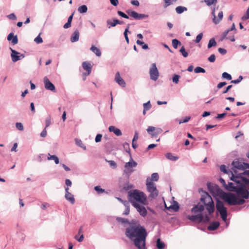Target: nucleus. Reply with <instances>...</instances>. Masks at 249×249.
Returning <instances> with one entry per match:
<instances>
[{
	"label": "nucleus",
	"mask_w": 249,
	"mask_h": 249,
	"mask_svg": "<svg viewBox=\"0 0 249 249\" xmlns=\"http://www.w3.org/2000/svg\"><path fill=\"white\" fill-rule=\"evenodd\" d=\"M125 235L134 242L138 249H145V241L147 235L145 229L140 224H130L125 230Z\"/></svg>",
	"instance_id": "nucleus-1"
},
{
	"label": "nucleus",
	"mask_w": 249,
	"mask_h": 249,
	"mask_svg": "<svg viewBox=\"0 0 249 249\" xmlns=\"http://www.w3.org/2000/svg\"><path fill=\"white\" fill-rule=\"evenodd\" d=\"M204 209V205L198 203L191 209V212L195 214L188 215L187 218L191 221H197L198 222H209L210 220L209 216L206 214L205 216L201 213Z\"/></svg>",
	"instance_id": "nucleus-2"
},
{
	"label": "nucleus",
	"mask_w": 249,
	"mask_h": 249,
	"mask_svg": "<svg viewBox=\"0 0 249 249\" xmlns=\"http://www.w3.org/2000/svg\"><path fill=\"white\" fill-rule=\"evenodd\" d=\"M221 192V196L220 197L229 205H242L245 202V198H239L240 196L238 195L230 192H225L223 191Z\"/></svg>",
	"instance_id": "nucleus-3"
},
{
	"label": "nucleus",
	"mask_w": 249,
	"mask_h": 249,
	"mask_svg": "<svg viewBox=\"0 0 249 249\" xmlns=\"http://www.w3.org/2000/svg\"><path fill=\"white\" fill-rule=\"evenodd\" d=\"M128 199L133 206L135 203L142 204H146V196L142 192L138 190H133L129 191Z\"/></svg>",
	"instance_id": "nucleus-4"
},
{
	"label": "nucleus",
	"mask_w": 249,
	"mask_h": 249,
	"mask_svg": "<svg viewBox=\"0 0 249 249\" xmlns=\"http://www.w3.org/2000/svg\"><path fill=\"white\" fill-rule=\"evenodd\" d=\"M230 180L235 183H238L239 187H242L243 191L240 193V197L243 198L248 199L249 196V192L248 188L249 189V179L246 177H234L232 174V176L230 177Z\"/></svg>",
	"instance_id": "nucleus-5"
},
{
	"label": "nucleus",
	"mask_w": 249,
	"mask_h": 249,
	"mask_svg": "<svg viewBox=\"0 0 249 249\" xmlns=\"http://www.w3.org/2000/svg\"><path fill=\"white\" fill-rule=\"evenodd\" d=\"M243 163V162L240 161L238 159H237L232 162L231 165L232 167L231 169H229L228 167L223 164L220 166V169L221 172L228 175L230 177L232 176V174L233 176H236L239 174L237 170H244Z\"/></svg>",
	"instance_id": "nucleus-6"
},
{
	"label": "nucleus",
	"mask_w": 249,
	"mask_h": 249,
	"mask_svg": "<svg viewBox=\"0 0 249 249\" xmlns=\"http://www.w3.org/2000/svg\"><path fill=\"white\" fill-rule=\"evenodd\" d=\"M204 194L201 198L200 201L206 206L209 214H212L214 211V204L212 197L209 194L206 192H204Z\"/></svg>",
	"instance_id": "nucleus-7"
},
{
	"label": "nucleus",
	"mask_w": 249,
	"mask_h": 249,
	"mask_svg": "<svg viewBox=\"0 0 249 249\" xmlns=\"http://www.w3.org/2000/svg\"><path fill=\"white\" fill-rule=\"evenodd\" d=\"M137 165V162L133 160L132 157H130L129 161L126 162L124 164V169L123 171V174L127 178H129L135 171L133 168H135Z\"/></svg>",
	"instance_id": "nucleus-8"
},
{
	"label": "nucleus",
	"mask_w": 249,
	"mask_h": 249,
	"mask_svg": "<svg viewBox=\"0 0 249 249\" xmlns=\"http://www.w3.org/2000/svg\"><path fill=\"white\" fill-rule=\"evenodd\" d=\"M216 211L219 213L222 220L226 222L227 220V208L224 206L223 202L219 199H217L216 201Z\"/></svg>",
	"instance_id": "nucleus-9"
},
{
	"label": "nucleus",
	"mask_w": 249,
	"mask_h": 249,
	"mask_svg": "<svg viewBox=\"0 0 249 249\" xmlns=\"http://www.w3.org/2000/svg\"><path fill=\"white\" fill-rule=\"evenodd\" d=\"M149 178H147L146 187L147 191L150 193L149 196L151 198H156L159 194V191L157 189L156 186L152 181H148Z\"/></svg>",
	"instance_id": "nucleus-10"
},
{
	"label": "nucleus",
	"mask_w": 249,
	"mask_h": 249,
	"mask_svg": "<svg viewBox=\"0 0 249 249\" xmlns=\"http://www.w3.org/2000/svg\"><path fill=\"white\" fill-rule=\"evenodd\" d=\"M234 183L229 182L227 184L225 189L230 192H235L238 196H240V193L243 191L242 187H239L238 183Z\"/></svg>",
	"instance_id": "nucleus-11"
},
{
	"label": "nucleus",
	"mask_w": 249,
	"mask_h": 249,
	"mask_svg": "<svg viewBox=\"0 0 249 249\" xmlns=\"http://www.w3.org/2000/svg\"><path fill=\"white\" fill-rule=\"evenodd\" d=\"M207 187L210 192L213 195H218L219 197L221 196V191L223 190L217 185L208 182Z\"/></svg>",
	"instance_id": "nucleus-12"
},
{
	"label": "nucleus",
	"mask_w": 249,
	"mask_h": 249,
	"mask_svg": "<svg viewBox=\"0 0 249 249\" xmlns=\"http://www.w3.org/2000/svg\"><path fill=\"white\" fill-rule=\"evenodd\" d=\"M150 79L156 81L159 76V72L155 63H153L149 70Z\"/></svg>",
	"instance_id": "nucleus-13"
},
{
	"label": "nucleus",
	"mask_w": 249,
	"mask_h": 249,
	"mask_svg": "<svg viewBox=\"0 0 249 249\" xmlns=\"http://www.w3.org/2000/svg\"><path fill=\"white\" fill-rule=\"evenodd\" d=\"M215 11V8L214 7L212 10L211 14L213 16V22L214 24L216 25L219 23V22L222 20L223 17V13L222 11L219 12L218 14V18H216Z\"/></svg>",
	"instance_id": "nucleus-14"
},
{
	"label": "nucleus",
	"mask_w": 249,
	"mask_h": 249,
	"mask_svg": "<svg viewBox=\"0 0 249 249\" xmlns=\"http://www.w3.org/2000/svg\"><path fill=\"white\" fill-rule=\"evenodd\" d=\"M126 13L128 14L129 16L133 17L134 19L136 20H141L143 18H147L148 17V15L139 14L134 11L127 10L126 11Z\"/></svg>",
	"instance_id": "nucleus-15"
},
{
	"label": "nucleus",
	"mask_w": 249,
	"mask_h": 249,
	"mask_svg": "<svg viewBox=\"0 0 249 249\" xmlns=\"http://www.w3.org/2000/svg\"><path fill=\"white\" fill-rule=\"evenodd\" d=\"M142 205L141 203H135L133 206L136 208L137 211L142 216L145 217L147 214V212L145 207Z\"/></svg>",
	"instance_id": "nucleus-16"
},
{
	"label": "nucleus",
	"mask_w": 249,
	"mask_h": 249,
	"mask_svg": "<svg viewBox=\"0 0 249 249\" xmlns=\"http://www.w3.org/2000/svg\"><path fill=\"white\" fill-rule=\"evenodd\" d=\"M45 88L46 89L53 91L55 90L54 85L50 82L47 77H45L43 79Z\"/></svg>",
	"instance_id": "nucleus-17"
},
{
	"label": "nucleus",
	"mask_w": 249,
	"mask_h": 249,
	"mask_svg": "<svg viewBox=\"0 0 249 249\" xmlns=\"http://www.w3.org/2000/svg\"><path fill=\"white\" fill-rule=\"evenodd\" d=\"M10 49L11 51V59L13 62H16L18 61L21 60V58H19V54H20L19 53L15 50L12 49L11 48H10Z\"/></svg>",
	"instance_id": "nucleus-18"
},
{
	"label": "nucleus",
	"mask_w": 249,
	"mask_h": 249,
	"mask_svg": "<svg viewBox=\"0 0 249 249\" xmlns=\"http://www.w3.org/2000/svg\"><path fill=\"white\" fill-rule=\"evenodd\" d=\"M115 81L121 87H125V82L124 79L121 77L119 72H117L115 77Z\"/></svg>",
	"instance_id": "nucleus-19"
},
{
	"label": "nucleus",
	"mask_w": 249,
	"mask_h": 249,
	"mask_svg": "<svg viewBox=\"0 0 249 249\" xmlns=\"http://www.w3.org/2000/svg\"><path fill=\"white\" fill-rule=\"evenodd\" d=\"M108 130L110 132H113L117 136H120L122 135L121 130L115 127L114 126H110L108 128Z\"/></svg>",
	"instance_id": "nucleus-20"
},
{
	"label": "nucleus",
	"mask_w": 249,
	"mask_h": 249,
	"mask_svg": "<svg viewBox=\"0 0 249 249\" xmlns=\"http://www.w3.org/2000/svg\"><path fill=\"white\" fill-rule=\"evenodd\" d=\"M83 68L88 71V75H89L91 71V64L88 62L85 61L82 63Z\"/></svg>",
	"instance_id": "nucleus-21"
},
{
	"label": "nucleus",
	"mask_w": 249,
	"mask_h": 249,
	"mask_svg": "<svg viewBox=\"0 0 249 249\" xmlns=\"http://www.w3.org/2000/svg\"><path fill=\"white\" fill-rule=\"evenodd\" d=\"M79 32L76 30L71 35V42H75L79 40Z\"/></svg>",
	"instance_id": "nucleus-22"
},
{
	"label": "nucleus",
	"mask_w": 249,
	"mask_h": 249,
	"mask_svg": "<svg viewBox=\"0 0 249 249\" xmlns=\"http://www.w3.org/2000/svg\"><path fill=\"white\" fill-rule=\"evenodd\" d=\"M220 223L218 221H213L212 222L208 227V229L209 231H214L216 230L219 226Z\"/></svg>",
	"instance_id": "nucleus-23"
},
{
	"label": "nucleus",
	"mask_w": 249,
	"mask_h": 249,
	"mask_svg": "<svg viewBox=\"0 0 249 249\" xmlns=\"http://www.w3.org/2000/svg\"><path fill=\"white\" fill-rule=\"evenodd\" d=\"M69 194L70 195H68L67 196V194H65V198L67 201H69L71 204H73L75 202L74 196L71 193H70Z\"/></svg>",
	"instance_id": "nucleus-24"
},
{
	"label": "nucleus",
	"mask_w": 249,
	"mask_h": 249,
	"mask_svg": "<svg viewBox=\"0 0 249 249\" xmlns=\"http://www.w3.org/2000/svg\"><path fill=\"white\" fill-rule=\"evenodd\" d=\"M90 50L97 56H100L101 55V52L100 50L95 46L92 45L90 48Z\"/></svg>",
	"instance_id": "nucleus-25"
},
{
	"label": "nucleus",
	"mask_w": 249,
	"mask_h": 249,
	"mask_svg": "<svg viewBox=\"0 0 249 249\" xmlns=\"http://www.w3.org/2000/svg\"><path fill=\"white\" fill-rule=\"evenodd\" d=\"M165 157L172 161H176L179 159L178 157L174 156L171 153H166L165 154Z\"/></svg>",
	"instance_id": "nucleus-26"
},
{
	"label": "nucleus",
	"mask_w": 249,
	"mask_h": 249,
	"mask_svg": "<svg viewBox=\"0 0 249 249\" xmlns=\"http://www.w3.org/2000/svg\"><path fill=\"white\" fill-rule=\"evenodd\" d=\"M116 220L117 221V222L122 224L124 226H125L126 225L129 224L128 220L124 218L117 217Z\"/></svg>",
	"instance_id": "nucleus-27"
},
{
	"label": "nucleus",
	"mask_w": 249,
	"mask_h": 249,
	"mask_svg": "<svg viewBox=\"0 0 249 249\" xmlns=\"http://www.w3.org/2000/svg\"><path fill=\"white\" fill-rule=\"evenodd\" d=\"M107 25L108 29H110L111 27H114L116 26V24L115 22L114 19H107Z\"/></svg>",
	"instance_id": "nucleus-28"
},
{
	"label": "nucleus",
	"mask_w": 249,
	"mask_h": 249,
	"mask_svg": "<svg viewBox=\"0 0 249 249\" xmlns=\"http://www.w3.org/2000/svg\"><path fill=\"white\" fill-rule=\"evenodd\" d=\"M48 155L49 156L47 158L48 160H53L56 164H57L59 163V158L56 155H51L50 154Z\"/></svg>",
	"instance_id": "nucleus-29"
},
{
	"label": "nucleus",
	"mask_w": 249,
	"mask_h": 249,
	"mask_svg": "<svg viewBox=\"0 0 249 249\" xmlns=\"http://www.w3.org/2000/svg\"><path fill=\"white\" fill-rule=\"evenodd\" d=\"M124 205L125 207L124 211L123 213L124 215H128L129 213L130 212V208H129V202L127 201H124Z\"/></svg>",
	"instance_id": "nucleus-30"
},
{
	"label": "nucleus",
	"mask_w": 249,
	"mask_h": 249,
	"mask_svg": "<svg viewBox=\"0 0 249 249\" xmlns=\"http://www.w3.org/2000/svg\"><path fill=\"white\" fill-rule=\"evenodd\" d=\"M156 247L158 249H163L165 247V244L159 238L157 240Z\"/></svg>",
	"instance_id": "nucleus-31"
},
{
	"label": "nucleus",
	"mask_w": 249,
	"mask_h": 249,
	"mask_svg": "<svg viewBox=\"0 0 249 249\" xmlns=\"http://www.w3.org/2000/svg\"><path fill=\"white\" fill-rule=\"evenodd\" d=\"M187 10V9L186 7L181 6H179L176 8V11L178 14H180L182 13L184 11H186Z\"/></svg>",
	"instance_id": "nucleus-32"
},
{
	"label": "nucleus",
	"mask_w": 249,
	"mask_h": 249,
	"mask_svg": "<svg viewBox=\"0 0 249 249\" xmlns=\"http://www.w3.org/2000/svg\"><path fill=\"white\" fill-rule=\"evenodd\" d=\"M88 11V7L86 5H82L78 8V11L81 14L85 13Z\"/></svg>",
	"instance_id": "nucleus-33"
},
{
	"label": "nucleus",
	"mask_w": 249,
	"mask_h": 249,
	"mask_svg": "<svg viewBox=\"0 0 249 249\" xmlns=\"http://www.w3.org/2000/svg\"><path fill=\"white\" fill-rule=\"evenodd\" d=\"M243 172L242 173H239L236 176H234V177H238L239 178H241V177H245V176H249V169L243 170Z\"/></svg>",
	"instance_id": "nucleus-34"
},
{
	"label": "nucleus",
	"mask_w": 249,
	"mask_h": 249,
	"mask_svg": "<svg viewBox=\"0 0 249 249\" xmlns=\"http://www.w3.org/2000/svg\"><path fill=\"white\" fill-rule=\"evenodd\" d=\"M216 45V42L215 41L214 38H212L210 39L208 44V48L210 49L212 47L215 46Z\"/></svg>",
	"instance_id": "nucleus-35"
},
{
	"label": "nucleus",
	"mask_w": 249,
	"mask_h": 249,
	"mask_svg": "<svg viewBox=\"0 0 249 249\" xmlns=\"http://www.w3.org/2000/svg\"><path fill=\"white\" fill-rule=\"evenodd\" d=\"M75 142L76 144L79 147L82 148L84 150L86 149V146L83 143L82 141L80 139H75Z\"/></svg>",
	"instance_id": "nucleus-36"
},
{
	"label": "nucleus",
	"mask_w": 249,
	"mask_h": 249,
	"mask_svg": "<svg viewBox=\"0 0 249 249\" xmlns=\"http://www.w3.org/2000/svg\"><path fill=\"white\" fill-rule=\"evenodd\" d=\"M170 209L173 210L174 212L178 211L179 209V206L177 202H175L174 204L171 205L168 208V209H169V210Z\"/></svg>",
	"instance_id": "nucleus-37"
},
{
	"label": "nucleus",
	"mask_w": 249,
	"mask_h": 249,
	"mask_svg": "<svg viewBox=\"0 0 249 249\" xmlns=\"http://www.w3.org/2000/svg\"><path fill=\"white\" fill-rule=\"evenodd\" d=\"M179 52L181 53L184 57H187L188 56V52L185 50L184 46H182L179 50Z\"/></svg>",
	"instance_id": "nucleus-38"
},
{
	"label": "nucleus",
	"mask_w": 249,
	"mask_h": 249,
	"mask_svg": "<svg viewBox=\"0 0 249 249\" xmlns=\"http://www.w3.org/2000/svg\"><path fill=\"white\" fill-rule=\"evenodd\" d=\"M136 43L138 45H142V48L144 50H146L148 49V46L147 44H145L142 41L137 40Z\"/></svg>",
	"instance_id": "nucleus-39"
},
{
	"label": "nucleus",
	"mask_w": 249,
	"mask_h": 249,
	"mask_svg": "<svg viewBox=\"0 0 249 249\" xmlns=\"http://www.w3.org/2000/svg\"><path fill=\"white\" fill-rule=\"evenodd\" d=\"M181 42L177 39L172 40V45L175 49H177L178 45H180Z\"/></svg>",
	"instance_id": "nucleus-40"
},
{
	"label": "nucleus",
	"mask_w": 249,
	"mask_h": 249,
	"mask_svg": "<svg viewBox=\"0 0 249 249\" xmlns=\"http://www.w3.org/2000/svg\"><path fill=\"white\" fill-rule=\"evenodd\" d=\"M204 1L206 3L207 6H210L213 4L215 5L217 2V0H204Z\"/></svg>",
	"instance_id": "nucleus-41"
},
{
	"label": "nucleus",
	"mask_w": 249,
	"mask_h": 249,
	"mask_svg": "<svg viewBox=\"0 0 249 249\" xmlns=\"http://www.w3.org/2000/svg\"><path fill=\"white\" fill-rule=\"evenodd\" d=\"M194 71L196 73H205L206 71L203 68H201L200 67H196L195 70H194Z\"/></svg>",
	"instance_id": "nucleus-42"
},
{
	"label": "nucleus",
	"mask_w": 249,
	"mask_h": 249,
	"mask_svg": "<svg viewBox=\"0 0 249 249\" xmlns=\"http://www.w3.org/2000/svg\"><path fill=\"white\" fill-rule=\"evenodd\" d=\"M180 76L178 74H174L172 77V81L175 84H178Z\"/></svg>",
	"instance_id": "nucleus-43"
},
{
	"label": "nucleus",
	"mask_w": 249,
	"mask_h": 249,
	"mask_svg": "<svg viewBox=\"0 0 249 249\" xmlns=\"http://www.w3.org/2000/svg\"><path fill=\"white\" fill-rule=\"evenodd\" d=\"M159 176L157 173H154L151 175V180L154 181H157L159 180Z\"/></svg>",
	"instance_id": "nucleus-44"
},
{
	"label": "nucleus",
	"mask_w": 249,
	"mask_h": 249,
	"mask_svg": "<svg viewBox=\"0 0 249 249\" xmlns=\"http://www.w3.org/2000/svg\"><path fill=\"white\" fill-rule=\"evenodd\" d=\"M156 131L151 134L152 137H156L158 134L161 133L162 130L161 128H157Z\"/></svg>",
	"instance_id": "nucleus-45"
},
{
	"label": "nucleus",
	"mask_w": 249,
	"mask_h": 249,
	"mask_svg": "<svg viewBox=\"0 0 249 249\" xmlns=\"http://www.w3.org/2000/svg\"><path fill=\"white\" fill-rule=\"evenodd\" d=\"M222 77L228 80H231L232 79L231 75L226 72H224L222 73Z\"/></svg>",
	"instance_id": "nucleus-46"
},
{
	"label": "nucleus",
	"mask_w": 249,
	"mask_h": 249,
	"mask_svg": "<svg viewBox=\"0 0 249 249\" xmlns=\"http://www.w3.org/2000/svg\"><path fill=\"white\" fill-rule=\"evenodd\" d=\"M177 0H164V7L166 8L173 3V2H176Z\"/></svg>",
	"instance_id": "nucleus-47"
},
{
	"label": "nucleus",
	"mask_w": 249,
	"mask_h": 249,
	"mask_svg": "<svg viewBox=\"0 0 249 249\" xmlns=\"http://www.w3.org/2000/svg\"><path fill=\"white\" fill-rule=\"evenodd\" d=\"M143 108L145 109V110H149L151 107V105L150 103V101H149L147 102L144 103L143 105Z\"/></svg>",
	"instance_id": "nucleus-48"
},
{
	"label": "nucleus",
	"mask_w": 249,
	"mask_h": 249,
	"mask_svg": "<svg viewBox=\"0 0 249 249\" xmlns=\"http://www.w3.org/2000/svg\"><path fill=\"white\" fill-rule=\"evenodd\" d=\"M202 37H203V33H199L198 35H197V36L196 37V38L195 41V42L196 43H199L200 41V40L202 39Z\"/></svg>",
	"instance_id": "nucleus-49"
},
{
	"label": "nucleus",
	"mask_w": 249,
	"mask_h": 249,
	"mask_svg": "<svg viewBox=\"0 0 249 249\" xmlns=\"http://www.w3.org/2000/svg\"><path fill=\"white\" fill-rule=\"evenodd\" d=\"M94 190L98 192V194H101L105 192V190L101 188L100 186L94 187Z\"/></svg>",
	"instance_id": "nucleus-50"
},
{
	"label": "nucleus",
	"mask_w": 249,
	"mask_h": 249,
	"mask_svg": "<svg viewBox=\"0 0 249 249\" xmlns=\"http://www.w3.org/2000/svg\"><path fill=\"white\" fill-rule=\"evenodd\" d=\"M16 127L18 130L20 131H22L24 129L23 125L21 123H17L16 124Z\"/></svg>",
	"instance_id": "nucleus-51"
},
{
	"label": "nucleus",
	"mask_w": 249,
	"mask_h": 249,
	"mask_svg": "<svg viewBox=\"0 0 249 249\" xmlns=\"http://www.w3.org/2000/svg\"><path fill=\"white\" fill-rule=\"evenodd\" d=\"M110 166L113 169H116L117 168V164L114 160H107V161Z\"/></svg>",
	"instance_id": "nucleus-52"
},
{
	"label": "nucleus",
	"mask_w": 249,
	"mask_h": 249,
	"mask_svg": "<svg viewBox=\"0 0 249 249\" xmlns=\"http://www.w3.org/2000/svg\"><path fill=\"white\" fill-rule=\"evenodd\" d=\"M248 19H249V8H248L247 11L246 12V14H245L241 18V19L244 21Z\"/></svg>",
	"instance_id": "nucleus-53"
},
{
	"label": "nucleus",
	"mask_w": 249,
	"mask_h": 249,
	"mask_svg": "<svg viewBox=\"0 0 249 249\" xmlns=\"http://www.w3.org/2000/svg\"><path fill=\"white\" fill-rule=\"evenodd\" d=\"M51 124V118L50 117H48L45 120V127H49Z\"/></svg>",
	"instance_id": "nucleus-54"
},
{
	"label": "nucleus",
	"mask_w": 249,
	"mask_h": 249,
	"mask_svg": "<svg viewBox=\"0 0 249 249\" xmlns=\"http://www.w3.org/2000/svg\"><path fill=\"white\" fill-rule=\"evenodd\" d=\"M34 41L37 44H40L43 42L42 38L40 37L39 35L35 38Z\"/></svg>",
	"instance_id": "nucleus-55"
},
{
	"label": "nucleus",
	"mask_w": 249,
	"mask_h": 249,
	"mask_svg": "<svg viewBox=\"0 0 249 249\" xmlns=\"http://www.w3.org/2000/svg\"><path fill=\"white\" fill-rule=\"evenodd\" d=\"M118 14L121 16L122 18H129L128 16H127L126 14H125L123 12H122L121 11H118L117 12Z\"/></svg>",
	"instance_id": "nucleus-56"
},
{
	"label": "nucleus",
	"mask_w": 249,
	"mask_h": 249,
	"mask_svg": "<svg viewBox=\"0 0 249 249\" xmlns=\"http://www.w3.org/2000/svg\"><path fill=\"white\" fill-rule=\"evenodd\" d=\"M123 146L124 148H125V146H127L128 150L126 149V151L129 154V155L130 157H131L130 151V147H129V144L128 143L125 142L124 143Z\"/></svg>",
	"instance_id": "nucleus-57"
},
{
	"label": "nucleus",
	"mask_w": 249,
	"mask_h": 249,
	"mask_svg": "<svg viewBox=\"0 0 249 249\" xmlns=\"http://www.w3.org/2000/svg\"><path fill=\"white\" fill-rule=\"evenodd\" d=\"M208 60L210 62H214L215 60V56L214 54H211L208 58Z\"/></svg>",
	"instance_id": "nucleus-58"
},
{
	"label": "nucleus",
	"mask_w": 249,
	"mask_h": 249,
	"mask_svg": "<svg viewBox=\"0 0 249 249\" xmlns=\"http://www.w3.org/2000/svg\"><path fill=\"white\" fill-rule=\"evenodd\" d=\"M7 17L11 20H16L17 17L14 13H11L7 16Z\"/></svg>",
	"instance_id": "nucleus-59"
},
{
	"label": "nucleus",
	"mask_w": 249,
	"mask_h": 249,
	"mask_svg": "<svg viewBox=\"0 0 249 249\" xmlns=\"http://www.w3.org/2000/svg\"><path fill=\"white\" fill-rule=\"evenodd\" d=\"M102 137V135L100 134H98L95 139V141L96 142H99L101 141V139Z\"/></svg>",
	"instance_id": "nucleus-60"
},
{
	"label": "nucleus",
	"mask_w": 249,
	"mask_h": 249,
	"mask_svg": "<svg viewBox=\"0 0 249 249\" xmlns=\"http://www.w3.org/2000/svg\"><path fill=\"white\" fill-rule=\"evenodd\" d=\"M11 41L13 45L17 44L18 42V38L17 36H14Z\"/></svg>",
	"instance_id": "nucleus-61"
},
{
	"label": "nucleus",
	"mask_w": 249,
	"mask_h": 249,
	"mask_svg": "<svg viewBox=\"0 0 249 249\" xmlns=\"http://www.w3.org/2000/svg\"><path fill=\"white\" fill-rule=\"evenodd\" d=\"M218 51L220 53H221L222 55L225 54L227 52L226 49L222 48H218Z\"/></svg>",
	"instance_id": "nucleus-62"
},
{
	"label": "nucleus",
	"mask_w": 249,
	"mask_h": 249,
	"mask_svg": "<svg viewBox=\"0 0 249 249\" xmlns=\"http://www.w3.org/2000/svg\"><path fill=\"white\" fill-rule=\"evenodd\" d=\"M227 84L226 82H222L218 83L217 85V88L220 89Z\"/></svg>",
	"instance_id": "nucleus-63"
},
{
	"label": "nucleus",
	"mask_w": 249,
	"mask_h": 249,
	"mask_svg": "<svg viewBox=\"0 0 249 249\" xmlns=\"http://www.w3.org/2000/svg\"><path fill=\"white\" fill-rule=\"evenodd\" d=\"M156 130V128L154 126H149L147 129V131L149 134H151L150 132H154V131Z\"/></svg>",
	"instance_id": "nucleus-64"
}]
</instances>
